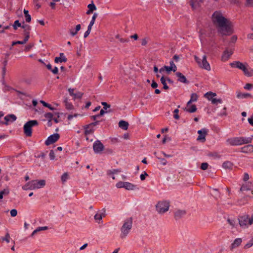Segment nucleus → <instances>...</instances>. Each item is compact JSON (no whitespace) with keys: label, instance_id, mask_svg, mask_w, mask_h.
Returning a JSON list of instances; mask_svg holds the SVG:
<instances>
[{"label":"nucleus","instance_id":"obj_10","mask_svg":"<svg viewBox=\"0 0 253 253\" xmlns=\"http://www.w3.org/2000/svg\"><path fill=\"white\" fill-rule=\"evenodd\" d=\"M32 184L33 190H36L43 187L45 185V181L44 180H32Z\"/></svg>","mask_w":253,"mask_h":253},{"label":"nucleus","instance_id":"obj_55","mask_svg":"<svg viewBox=\"0 0 253 253\" xmlns=\"http://www.w3.org/2000/svg\"><path fill=\"white\" fill-rule=\"evenodd\" d=\"M49 156L50 160H53L55 159V156L53 150H50Z\"/></svg>","mask_w":253,"mask_h":253},{"label":"nucleus","instance_id":"obj_18","mask_svg":"<svg viewBox=\"0 0 253 253\" xmlns=\"http://www.w3.org/2000/svg\"><path fill=\"white\" fill-rule=\"evenodd\" d=\"M241 151L245 153H251L253 152V145L249 144L241 148Z\"/></svg>","mask_w":253,"mask_h":253},{"label":"nucleus","instance_id":"obj_3","mask_svg":"<svg viewBox=\"0 0 253 253\" xmlns=\"http://www.w3.org/2000/svg\"><path fill=\"white\" fill-rule=\"evenodd\" d=\"M38 122L37 120H31L27 122L24 125L23 127L24 132L25 135L28 137H30L32 136V127L38 125Z\"/></svg>","mask_w":253,"mask_h":253},{"label":"nucleus","instance_id":"obj_4","mask_svg":"<svg viewBox=\"0 0 253 253\" xmlns=\"http://www.w3.org/2000/svg\"><path fill=\"white\" fill-rule=\"evenodd\" d=\"M194 59L196 62L197 63L198 65L202 68H203L206 70H211V66L209 62L207 60V56L204 55L202 59H200L197 56H194Z\"/></svg>","mask_w":253,"mask_h":253},{"label":"nucleus","instance_id":"obj_35","mask_svg":"<svg viewBox=\"0 0 253 253\" xmlns=\"http://www.w3.org/2000/svg\"><path fill=\"white\" fill-rule=\"evenodd\" d=\"M97 17V14L96 13H94L93 16L92 17L91 20L90 21L89 24L88 26V28H89V29L92 28V27L94 25L95 19Z\"/></svg>","mask_w":253,"mask_h":253},{"label":"nucleus","instance_id":"obj_16","mask_svg":"<svg viewBox=\"0 0 253 253\" xmlns=\"http://www.w3.org/2000/svg\"><path fill=\"white\" fill-rule=\"evenodd\" d=\"M67 61V58L64 55L63 53H60L59 57H56L54 61L56 63L66 62Z\"/></svg>","mask_w":253,"mask_h":253},{"label":"nucleus","instance_id":"obj_45","mask_svg":"<svg viewBox=\"0 0 253 253\" xmlns=\"http://www.w3.org/2000/svg\"><path fill=\"white\" fill-rule=\"evenodd\" d=\"M121 171L118 169H114L113 170H109L107 171V174L108 175L113 174L120 172Z\"/></svg>","mask_w":253,"mask_h":253},{"label":"nucleus","instance_id":"obj_64","mask_svg":"<svg viewBox=\"0 0 253 253\" xmlns=\"http://www.w3.org/2000/svg\"><path fill=\"white\" fill-rule=\"evenodd\" d=\"M91 30V29H89V28L87 27V31L84 34V38H86L89 35V34H90Z\"/></svg>","mask_w":253,"mask_h":253},{"label":"nucleus","instance_id":"obj_28","mask_svg":"<svg viewBox=\"0 0 253 253\" xmlns=\"http://www.w3.org/2000/svg\"><path fill=\"white\" fill-rule=\"evenodd\" d=\"M198 96L196 93H192L191 95L190 100L187 103V106H189L192 102H195L197 100Z\"/></svg>","mask_w":253,"mask_h":253},{"label":"nucleus","instance_id":"obj_33","mask_svg":"<svg viewBox=\"0 0 253 253\" xmlns=\"http://www.w3.org/2000/svg\"><path fill=\"white\" fill-rule=\"evenodd\" d=\"M185 110L186 111L189 112V113H194L196 111L197 108L196 105H192L190 106H187V108H185Z\"/></svg>","mask_w":253,"mask_h":253},{"label":"nucleus","instance_id":"obj_58","mask_svg":"<svg viewBox=\"0 0 253 253\" xmlns=\"http://www.w3.org/2000/svg\"><path fill=\"white\" fill-rule=\"evenodd\" d=\"M46 156V154L43 153V152H41L40 154H38L36 157L37 158H41L42 159H44L45 157Z\"/></svg>","mask_w":253,"mask_h":253},{"label":"nucleus","instance_id":"obj_43","mask_svg":"<svg viewBox=\"0 0 253 253\" xmlns=\"http://www.w3.org/2000/svg\"><path fill=\"white\" fill-rule=\"evenodd\" d=\"M21 27V23L19 22L18 20H16L14 21V24L13 25V27L14 30H16L18 27Z\"/></svg>","mask_w":253,"mask_h":253},{"label":"nucleus","instance_id":"obj_23","mask_svg":"<svg viewBox=\"0 0 253 253\" xmlns=\"http://www.w3.org/2000/svg\"><path fill=\"white\" fill-rule=\"evenodd\" d=\"M205 97L206 98H207L210 101H211V100L214 99V97H215V96H216V94L215 93H213L212 92H211V91H209V92H207L205 94Z\"/></svg>","mask_w":253,"mask_h":253},{"label":"nucleus","instance_id":"obj_47","mask_svg":"<svg viewBox=\"0 0 253 253\" xmlns=\"http://www.w3.org/2000/svg\"><path fill=\"white\" fill-rule=\"evenodd\" d=\"M211 102L213 104H217L218 103H221L222 100L220 99H217L214 98L211 100Z\"/></svg>","mask_w":253,"mask_h":253},{"label":"nucleus","instance_id":"obj_52","mask_svg":"<svg viewBox=\"0 0 253 253\" xmlns=\"http://www.w3.org/2000/svg\"><path fill=\"white\" fill-rule=\"evenodd\" d=\"M24 34V35L25 36V37L23 40L24 42L26 43L29 39V37H30L29 32L28 31V32H26V33H25Z\"/></svg>","mask_w":253,"mask_h":253},{"label":"nucleus","instance_id":"obj_42","mask_svg":"<svg viewBox=\"0 0 253 253\" xmlns=\"http://www.w3.org/2000/svg\"><path fill=\"white\" fill-rule=\"evenodd\" d=\"M40 102L44 107H47L51 110H54V108L52 107H51V106L49 104L45 102L43 100H41Z\"/></svg>","mask_w":253,"mask_h":253},{"label":"nucleus","instance_id":"obj_39","mask_svg":"<svg viewBox=\"0 0 253 253\" xmlns=\"http://www.w3.org/2000/svg\"><path fill=\"white\" fill-rule=\"evenodd\" d=\"M80 29H81V25L80 24L77 25L76 27L75 32H74V30H71L70 33H71V35L73 36H75L77 34L79 30H80Z\"/></svg>","mask_w":253,"mask_h":253},{"label":"nucleus","instance_id":"obj_34","mask_svg":"<svg viewBox=\"0 0 253 253\" xmlns=\"http://www.w3.org/2000/svg\"><path fill=\"white\" fill-rule=\"evenodd\" d=\"M24 16L25 18V20L27 22H30L31 20V17L30 15L29 14V12L27 10L25 9H24L23 11Z\"/></svg>","mask_w":253,"mask_h":253},{"label":"nucleus","instance_id":"obj_40","mask_svg":"<svg viewBox=\"0 0 253 253\" xmlns=\"http://www.w3.org/2000/svg\"><path fill=\"white\" fill-rule=\"evenodd\" d=\"M99 124V121H96L95 122L92 123L88 125L87 127L85 128V133H89V131L87 130V128H89L91 126H95Z\"/></svg>","mask_w":253,"mask_h":253},{"label":"nucleus","instance_id":"obj_13","mask_svg":"<svg viewBox=\"0 0 253 253\" xmlns=\"http://www.w3.org/2000/svg\"><path fill=\"white\" fill-rule=\"evenodd\" d=\"M232 54L233 51L232 49H229L228 48L226 49L222 56V60L223 61H226L228 60Z\"/></svg>","mask_w":253,"mask_h":253},{"label":"nucleus","instance_id":"obj_32","mask_svg":"<svg viewBox=\"0 0 253 253\" xmlns=\"http://www.w3.org/2000/svg\"><path fill=\"white\" fill-rule=\"evenodd\" d=\"M217 220H226V221H228V222L232 221V220H231L228 217H228H226V215L223 214H222V213H220V215L218 216V218L217 219Z\"/></svg>","mask_w":253,"mask_h":253},{"label":"nucleus","instance_id":"obj_27","mask_svg":"<svg viewBox=\"0 0 253 253\" xmlns=\"http://www.w3.org/2000/svg\"><path fill=\"white\" fill-rule=\"evenodd\" d=\"M243 65H244V64H243L242 63H241L239 61H234V62L230 63V66L232 67L237 68L239 69L242 68V67L243 66Z\"/></svg>","mask_w":253,"mask_h":253},{"label":"nucleus","instance_id":"obj_51","mask_svg":"<svg viewBox=\"0 0 253 253\" xmlns=\"http://www.w3.org/2000/svg\"><path fill=\"white\" fill-rule=\"evenodd\" d=\"M87 7L91 11H93V10H95L96 9L95 5L93 3L89 4Z\"/></svg>","mask_w":253,"mask_h":253},{"label":"nucleus","instance_id":"obj_46","mask_svg":"<svg viewBox=\"0 0 253 253\" xmlns=\"http://www.w3.org/2000/svg\"><path fill=\"white\" fill-rule=\"evenodd\" d=\"M21 27L24 29V33H26V32H29L30 31V27L29 25H27V24H24L22 26H21Z\"/></svg>","mask_w":253,"mask_h":253},{"label":"nucleus","instance_id":"obj_53","mask_svg":"<svg viewBox=\"0 0 253 253\" xmlns=\"http://www.w3.org/2000/svg\"><path fill=\"white\" fill-rule=\"evenodd\" d=\"M209 165L207 163H203L201 164V169L203 170H206L208 169Z\"/></svg>","mask_w":253,"mask_h":253},{"label":"nucleus","instance_id":"obj_15","mask_svg":"<svg viewBox=\"0 0 253 253\" xmlns=\"http://www.w3.org/2000/svg\"><path fill=\"white\" fill-rule=\"evenodd\" d=\"M186 214V212L184 210H177L174 213V217L175 220H179L183 217Z\"/></svg>","mask_w":253,"mask_h":253},{"label":"nucleus","instance_id":"obj_36","mask_svg":"<svg viewBox=\"0 0 253 253\" xmlns=\"http://www.w3.org/2000/svg\"><path fill=\"white\" fill-rule=\"evenodd\" d=\"M244 74L248 77L253 76V69L250 68H247Z\"/></svg>","mask_w":253,"mask_h":253},{"label":"nucleus","instance_id":"obj_24","mask_svg":"<svg viewBox=\"0 0 253 253\" xmlns=\"http://www.w3.org/2000/svg\"><path fill=\"white\" fill-rule=\"evenodd\" d=\"M251 96H252L251 94L248 93H242L239 92L237 94V97L241 99L247 98L248 97H251Z\"/></svg>","mask_w":253,"mask_h":253},{"label":"nucleus","instance_id":"obj_30","mask_svg":"<svg viewBox=\"0 0 253 253\" xmlns=\"http://www.w3.org/2000/svg\"><path fill=\"white\" fill-rule=\"evenodd\" d=\"M24 190H33V185L32 184V181L27 182L25 185L22 187Z\"/></svg>","mask_w":253,"mask_h":253},{"label":"nucleus","instance_id":"obj_38","mask_svg":"<svg viewBox=\"0 0 253 253\" xmlns=\"http://www.w3.org/2000/svg\"><path fill=\"white\" fill-rule=\"evenodd\" d=\"M166 79L164 77H162L161 78V83L163 84V88L165 89H167L169 88V86L167 85L166 84Z\"/></svg>","mask_w":253,"mask_h":253},{"label":"nucleus","instance_id":"obj_54","mask_svg":"<svg viewBox=\"0 0 253 253\" xmlns=\"http://www.w3.org/2000/svg\"><path fill=\"white\" fill-rule=\"evenodd\" d=\"M178 112H179V110H178V109H175V110H174V111H173V113H174V116H173L174 118V119H176V120L178 119H179V116H178Z\"/></svg>","mask_w":253,"mask_h":253},{"label":"nucleus","instance_id":"obj_2","mask_svg":"<svg viewBox=\"0 0 253 253\" xmlns=\"http://www.w3.org/2000/svg\"><path fill=\"white\" fill-rule=\"evenodd\" d=\"M253 222H229L231 227V232L236 234L237 232H241V229H245L251 225Z\"/></svg>","mask_w":253,"mask_h":253},{"label":"nucleus","instance_id":"obj_50","mask_svg":"<svg viewBox=\"0 0 253 253\" xmlns=\"http://www.w3.org/2000/svg\"><path fill=\"white\" fill-rule=\"evenodd\" d=\"M68 179V174L67 173H64L61 176V180L63 182H65Z\"/></svg>","mask_w":253,"mask_h":253},{"label":"nucleus","instance_id":"obj_41","mask_svg":"<svg viewBox=\"0 0 253 253\" xmlns=\"http://www.w3.org/2000/svg\"><path fill=\"white\" fill-rule=\"evenodd\" d=\"M253 245V237L249 241V242L246 244L244 248L245 249L250 248Z\"/></svg>","mask_w":253,"mask_h":253},{"label":"nucleus","instance_id":"obj_7","mask_svg":"<svg viewBox=\"0 0 253 253\" xmlns=\"http://www.w3.org/2000/svg\"><path fill=\"white\" fill-rule=\"evenodd\" d=\"M227 143L231 146H239L241 145V137H234L228 138Z\"/></svg>","mask_w":253,"mask_h":253},{"label":"nucleus","instance_id":"obj_6","mask_svg":"<svg viewBox=\"0 0 253 253\" xmlns=\"http://www.w3.org/2000/svg\"><path fill=\"white\" fill-rule=\"evenodd\" d=\"M169 207V202L167 201L160 202L156 205V210L159 213H162L167 211Z\"/></svg>","mask_w":253,"mask_h":253},{"label":"nucleus","instance_id":"obj_60","mask_svg":"<svg viewBox=\"0 0 253 253\" xmlns=\"http://www.w3.org/2000/svg\"><path fill=\"white\" fill-rule=\"evenodd\" d=\"M146 176H148V174L145 171H144V173H142L140 175V179L142 181L144 180L146 178Z\"/></svg>","mask_w":253,"mask_h":253},{"label":"nucleus","instance_id":"obj_57","mask_svg":"<svg viewBox=\"0 0 253 253\" xmlns=\"http://www.w3.org/2000/svg\"><path fill=\"white\" fill-rule=\"evenodd\" d=\"M17 214V211L15 209H13L10 211V215L12 217L15 216Z\"/></svg>","mask_w":253,"mask_h":253},{"label":"nucleus","instance_id":"obj_11","mask_svg":"<svg viewBox=\"0 0 253 253\" xmlns=\"http://www.w3.org/2000/svg\"><path fill=\"white\" fill-rule=\"evenodd\" d=\"M199 136H198L197 140L201 141L202 142H205L206 141V135L207 134L208 130L206 128H202L201 130L198 131Z\"/></svg>","mask_w":253,"mask_h":253},{"label":"nucleus","instance_id":"obj_29","mask_svg":"<svg viewBox=\"0 0 253 253\" xmlns=\"http://www.w3.org/2000/svg\"><path fill=\"white\" fill-rule=\"evenodd\" d=\"M47 229H48V226L39 227L32 232V233L31 235V237H33L34 235L38 232L42 230H47Z\"/></svg>","mask_w":253,"mask_h":253},{"label":"nucleus","instance_id":"obj_17","mask_svg":"<svg viewBox=\"0 0 253 253\" xmlns=\"http://www.w3.org/2000/svg\"><path fill=\"white\" fill-rule=\"evenodd\" d=\"M238 221H253V217L252 216H250L248 215L245 214L239 216Z\"/></svg>","mask_w":253,"mask_h":253},{"label":"nucleus","instance_id":"obj_8","mask_svg":"<svg viewBox=\"0 0 253 253\" xmlns=\"http://www.w3.org/2000/svg\"><path fill=\"white\" fill-rule=\"evenodd\" d=\"M60 138V135L58 133H54L50 135L45 141V144L48 146L56 142Z\"/></svg>","mask_w":253,"mask_h":253},{"label":"nucleus","instance_id":"obj_22","mask_svg":"<svg viewBox=\"0 0 253 253\" xmlns=\"http://www.w3.org/2000/svg\"><path fill=\"white\" fill-rule=\"evenodd\" d=\"M252 142V137H241V145L250 144Z\"/></svg>","mask_w":253,"mask_h":253},{"label":"nucleus","instance_id":"obj_1","mask_svg":"<svg viewBox=\"0 0 253 253\" xmlns=\"http://www.w3.org/2000/svg\"><path fill=\"white\" fill-rule=\"evenodd\" d=\"M211 20L219 33L223 35H230L232 33L231 22L220 11H215L213 12Z\"/></svg>","mask_w":253,"mask_h":253},{"label":"nucleus","instance_id":"obj_62","mask_svg":"<svg viewBox=\"0 0 253 253\" xmlns=\"http://www.w3.org/2000/svg\"><path fill=\"white\" fill-rule=\"evenodd\" d=\"M246 2L248 6L253 7V0H246Z\"/></svg>","mask_w":253,"mask_h":253},{"label":"nucleus","instance_id":"obj_20","mask_svg":"<svg viewBox=\"0 0 253 253\" xmlns=\"http://www.w3.org/2000/svg\"><path fill=\"white\" fill-rule=\"evenodd\" d=\"M240 190L242 192L245 191H251L252 194H253V191L251 190V184L245 183L241 187Z\"/></svg>","mask_w":253,"mask_h":253},{"label":"nucleus","instance_id":"obj_14","mask_svg":"<svg viewBox=\"0 0 253 253\" xmlns=\"http://www.w3.org/2000/svg\"><path fill=\"white\" fill-rule=\"evenodd\" d=\"M16 119L17 118L16 116L13 114L8 115L4 117V119L5 122H3L2 123L5 125H7L9 122H13L15 121Z\"/></svg>","mask_w":253,"mask_h":253},{"label":"nucleus","instance_id":"obj_49","mask_svg":"<svg viewBox=\"0 0 253 253\" xmlns=\"http://www.w3.org/2000/svg\"><path fill=\"white\" fill-rule=\"evenodd\" d=\"M126 182L120 181L116 184V187L117 188H124Z\"/></svg>","mask_w":253,"mask_h":253},{"label":"nucleus","instance_id":"obj_44","mask_svg":"<svg viewBox=\"0 0 253 253\" xmlns=\"http://www.w3.org/2000/svg\"><path fill=\"white\" fill-rule=\"evenodd\" d=\"M10 237L8 233H7L4 237H2L1 240L2 241H6L7 243L10 241Z\"/></svg>","mask_w":253,"mask_h":253},{"label":"nucleus","instance_id":"obj_61","mask_svg":"<svg viewBox=\"0 0 253 253\" xmlns=\"http://www.w3.org/2000/svg\"><path fill=\"white\" fill-rule=\"evenodd\" d=\"M252 87H253V84L248 83V84H247L245 85L244 88L246 89H247V90H250L252 88Z\"/></svg>","mask_w":253,"mask_h":253},{"label":"nucleus","instance_id":"obj_31","mask_svg":"<svg viewBox=\"0 0 253 253\" xmlns=\"http://www.w3.org/2000/svg\"><path fill=\"white\" fill-rule=\"evenodd\" d=\"M232 167V163L229 161L224 162L222 164V167L225 169H231Z\"/></svg>","mask_w":253,"mask_h":253},{"label":"nucleus","instance_id":"obj_37","mask_svg":"<svg viewBox=\"0 0 253 253\" xmlns=\"http://www.w3.org/2000/svg\"><path fill=\"white\" fill-rule=\"evenodd\" d=\"M9 193V191L8 189H4L2 191L0 192V199H2L4 195H7Z\"/></svg>","mask_w":253,"mask_h":253},{"label":"nucleus","instance_id":"obj_12","mask_svg":"<svg viewBox=\"0 0 253 253\" xmlns=\"http://www.w3.org/2000/svg\"><path fill=\"white\" fill-rule=\"evenodd\" d=\"M106 215V210L104 209H103L97 211L94 216V218L96 220H100L103 218V217H104Z\"/></svg>","mask_w":253,"mask_h":253},{"label":"nucleus","instance_id":"obj_9","mask_svg":"<svg viewBox=\"0 0 253 253\" xmlns=\"http://www.w3.org/2000/svg\"><path fill=\"white\" fill-rule=\"evenodd\" d=\"M104 148V145L99 140H96L93 143V149L95 153H100Z\"/></svg>","mask_w":253,"mask_h":253},{"label":"nucleus","instance_id":"obj_59","mask_svg":"<svg viewBox=\"0 0 253 253\" xmlns=\"http://www.w3.org/2000/svg\"><path fill=\"white\" fill-rule=\"evenodd\" d=\"M44 116L46 118L51 120L53 118V114L51 113H47Z\"/></svg>","mask_w":253,"mask_h":253},{"label":"nucleus","instance_id":"obj_5","mask_svg":"<svg viewBox=\"0 0 253 253\" xmlns=\"http://www.w3.org/2000/svg\"><path fill=\"white\" fill-rule=\"evenodd\" d=\"M132 222H124L121 228V233L120 237L122 239L125 238L129 233L132 228Z\"/></svg>","mask_w":253,"mask_h":253},{"label":"nucleus","instance_id":"obj_48","mask_svg":"<svg viewBox=\"0 0 253 253\" xmlns=\"http://www.w3.org/2000/svg\"><path fill=\"white\" fill-rule=\"evenodd\" d=\"M169 64H170L169 67L172 68V71L174 72H175L177 70V67H176V65L174 64L173 61H170L169 62Z\"/></svg>","mask_w":253,"mask_h":253},{"label":"nucleus","instance_id":"obj_25","mask_svg":"<svg viewBox=\"0 0 253 253\" xmlns=\"http://www.w3.org/2000/svg\"><path fill=\"white\" fill-rule=\"evenodd\" d=\"M119 126L123 129L126 130L128 128V124L127 122L122 120L119 122Z\"/></svg>","mask_w":253,"mask_h":253},{"label":"nucleus","instance_id":"obj_19","mask_svg":"<svg viewBox=\"0 0 253 253\" xmlns=\"http://www.w3.org/2000/svg\"><path fill=\"white\" fill-rule=\"evenodd\" d=\"M242 239L241 238H237L236 239L233 243H232L230 246V249L232 250L233 249L239 247L241 243H242Z\"/></svg>","mask_w":253,"mask_h":253},{"label":"nucleus","instance_id":"obj_56","mask_svg":"<svg viewBox=\"0 0 253 253\" xmlns=\"http://www.w3.org/2000/svg\"><path fill=\"white\" fill-rule=\"evenodd\" d=\"M66 107L68 110H71L73 108V105L69 102H66L65 103Z\"/></svg>","mask_w":253,"mask_h":253},{"label":"nucleus","instance_id":"obj_21","mask_svg":"<svg viewBox=\"0 0 253 253\" xmlns=\"http://www.w3.org/2000/svg\"><path fill=\"white\" fill-rule=\"evenodd\" d=\"M176 75L178 77V81L179 82L183 83H188L186 79V77L184 75H183L181 73L177 72L176 73Z\"/></svg>","mask_w":253,"mask_h":253},{"label":"nucleus","instance_id":"obj_63","mask_svg":"<svg viewBox=\"0 0 253 253\" xmlns=\"http://www.w3.org/2000/svg\"><path fill=\"white\" fill-rule=\"evenodd\" d=\"M102 105L103 106V109L107 110L110 107V105L108 104L106 102H102Z\"/></svg>","mask_w":253,"mask_h":253},{"label":"nucleus","instance_id":"obj_26","mask_svg":"<svg viewBox=\"0 0 253 253\" xmlns=\"http://www.w3.org/2000/svg\"><path fill=\"white\" fill-rule=\"evenodd\" d=\"M126 189L130 190H133L136 188V185H134L131 183L126 182L125 184V187Z\"/></svg>","mask_w":253,"mask_h":253}]
</instances>
